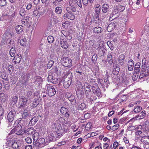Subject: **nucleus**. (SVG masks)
Segmentation results:
<instances>
[{"instance_id":"obj_1","label":"nucleus","mask_w":149,"mask_h":149,"mask_svg":"<svg viewBox=\"0 0 149 149\" xmlns=\"http://www.w3.org/2000/svg\"><path fill=\"white\" fill-rule=\"evenodd\" d=\"M23 123H24L23 120H16L14 124V126H15V127L11 131V134L15 133L19 135H22L24 133V131L21 124Z\"/></svg>"},{"instance_id":"obj_2","label":"nucleus","mask_w":149,"mask_h":149,"mask_svg":"<svg viewBox=\"0 0 149 149\" xmlns=\"http://www.w3.org/2000/svg\"><path fill=\"white\" fill-rule=\"evenodd\" d=\"M61 63L64 66L70 68L72 66V60L68 57H63L61 59Z\"/></svg>"},{"instance_id":"obj_3","label":"nucleus","mask_w":149,"mask_h":149,"mask_svg":"<svg viewBox=\"0 0 149 149\" xmlns=\"http://www.w3.org/2000/svg\"><path fill=\"white\" fill-rule=\"evenodd\" d=\"M46 87L47 88V94L49 96H54L56 93V91L53 86L50 84H47Z\"/></svg>"},{"instance_id":"obj_4","label":"nucleus","mask_w":149,"mask_h":149,"mask_svg":"<svg viewBox=\"0 0 149 149\" xmlns=\"http://www.w3.org/2000/svg\"><path fill=\"white\" fill-rule=\"evenodd\" d=\"M28 100L26 98L22 95L19 96L18 106L19 108L23 107L27 103Z\"/></svg>"},{"instance_id":"obj_5","label":"nucleus","mask_w":149,"mask_h":149,"mask_svg":"<svg viewBox=\"0 0 149 149\" xmlns=\"http://www.w3.org/2000/svg\"><path fill=\"white\" fill-rule=\"evenodd\" d=\"M64 19L66 20L70 19L73 20L74 19L75 16L72 12H67L65 13L63 15Z\"/></svg>"},{"instance_id":"obj_6","label":"nucleus","mask_w":149,"mask_h":149,"mask_svg":"<svg viewBox=\"0 0 149 149\" xmlns=\"http://www.w3.org/2000/svg\"><path fill=\"white\" fill-rule=\"evenodd\" d=\"M93 92L97 96H100L101 92L100 89L99 88L98 84H96L95 86L92 87Z\"/></svg>"},{"instance_id":"obj_7","label":"nucleus","mask_w":149,"mask_h":149,"mask_svg":"<svg viewBox=\"0 0 149 149\" xmlns=\"http://www.w3.org/2000/svg\"><path fill=\"white\" fill-rule=\"evenodd\" d=\"M60 112L63 115H64L66 118H69L70 116V111L68 110L65 107H61L60 109Z\"/></svg>"},{"instance_id":"obj_8","label":"nucleus","mask_w":149,"mask_h":149,"mask_svg":"<svg viewBox=\"0 0 149 149\" xmlns=\"http://www.w3.org/2000/svg\"><path fill=\"white\" fill-rule=\"evenodd\" d=\"M15 114L16 112L14 111H11L8 113L7 118L9 122H11L13 120Z\"/></svg>"},{"instance_id":"obj_9","label":"nucleus","mask_w":149,"mask_h":149,"mask_svg":"<svg viewBox=\"0 0 149 149\" xmlns=\"http://www.w3.org/2000/svg\"><path fill=\"white\" fill-rule=\"evenodd\" d=\"M119 15L118 11L117 8L113 10L111 14L110 20H112L115 18L117 17Z\"/></svg>"},{"instance_id":"obj_10","label":"nucleus","mask_w":149,"mask_h":149,"mask_svg":"<svg viewBox=\"0 0 149 149\" xmlns=\"http://www.w3.org/2000/svg\"><path fill=\"white\" fill-rule=\"evenodd\" d=\"M60 43L61 47L63 49H66L68 47V44L65 40L63 39H60Z\"/></svg>"},{"instance_id":"obj_11","label":"nucleus","mask_w":149,"mask_h":149,"mask_svg":"<svg viewBox=\"0 0 149 149\" xmlns=\"http://www.w3.org/2000/svg\"><path fill=\"white\" fill-rule=\"evenodd\" d=\"M113 70L112 71V73L115 75L117 74L118 73L120 69V66L118 64H113Z\"/></svg>"},{"instance_id":"obj_12","label":"nucleus","mask_w":149,"mask_h":149,"mask_svg":"<svg viewBox=\"0 0 149 149\" xmlns=\"http://www.w3.org/2000/svg\"><path fill=\"white\" fill-rule=\"evenodd\" d=\"M35 132V130L33 127H30L25 130L24 133L28 135H33Z\"/></svg>"},{"instance_id":"obj_13","label":"nucleus","mask_w":149,"mask_h":149,"mask_svg":"<svg viewBox=\"0 0 149 149\" xmlns=\"http://www.w3.org/2000/svg\"><path fill=\"white\" fill-rule=\"evenodd\" d=\"M118 64L121 66L123 65L124 63V60L125 59V56L123 54L120 55L118 57Z\"/></svg>"},{"instance_id":"obj_14","label":"nucleus","mask_w":149,"mask_h":149,"mask_svg":"<svg viewBox=\"0 0 149 149\" xmlns=\"http://www.w3.org/2000/svg\"><path fill=\"white\" fill-rule=\"evenodd\" d=\"M22 57L21 55L20 54H17L14 57L13 59V62L15 64L19 63L21 60Z\"/></svg>"},{"instance_id":"obj_15","label":"nucleus","mask_w":149,"mask_h":149,"mask_svg":"<svg viewBox=\"0 0 149 149\" xmlns=\"http://www.w3.org/2000/svg\"><path fill=\"white\" fill-rule=\"evenodd\" d=\"M113 54V52H109L107 56V61L110 65H111L113 63L112 55Z\"/></svg>"},{"instance_id":"obj_16","label":"nucleus","mask_w":149,"mask_h":149,"mask_svg":"<svg viewBox=\"0 0 149 149\" xmlns=\"http://www.w3.org/2000/svg\"><path fill=\"white\" fill-rule=\"evenodd\" d=\"M10 144L11 145L12 147L13 148H17L19 146V143H17V142H15V140L13 139L10 141Z\"/></svg>"},{"instance_id":"obj_17","label":"nucleus","mask_w":149,"mask_h":149,"mask_svg":"<svg viewBox=\"0 0 149 149\" xmlns=\"http://www.w3.org/2000/svg\"><path fill=\"white\" fill-rule=\"evenodd\" d=\"M134 65V62L132 59L130 60L128 63V68L130 71L133 70Z\"/></svg>"},{"instance_id":"obj_18","label":"nucleus","mask_w":149,"mask_h":149,"mask_svg":"<svg viewBox=\"0 0 149 149\" xmlns=\"http://www.w3.org/2000/svg\"><path fill=\"white\" fill-rule=\"evenodd\" d=\"M15 42L13 40L8 39L7 40V45L10 48L11 47H15Z\"/></svg>"},{"instance_id":"obj_19","label":"nucleus","mask_w":149,"mask_h":149,"mask_svg":"<svg viewBox=\"0 0 149 149\" xmlns=\"http://www.w3.org/2000/svg\"><path fill=\"white\" fill-rule=\"evenodd\" d=\"M129 79V78L127 77L126 76H123L122 77V84H123V86H124L123 84H124V86L125 85H127Z\"/></svg>"},{"instance_id":"obj_20","label":"nucleus","mask_w":149,"mask_h":149,"mask_svg":"<svg viewBox=\"0 0 149 149\" xmlns=\"http://www.w3.org/2000/svg\"><path fill=\"white\" fill-rule=\"evenodd\" d=\"M38 120L37 117L35 116L32 118L29 122V124L31 126L33 125Z\"/></svg>"},{"instance_id":"obj_21","label":"nucleus","mask_w":149,"mask_h":149,"mask_svg":"<svg viewBox=\"0 0 149 149\" xmlns=\"http://www.w3.org/2000/svg\"><path fill=\"white\" fill-rule=\"evenodd\" d=\"M146 113L145 111H143L139 114L136 117V118L138 119H141L143 118L146 116Z\"/></svg>"},{"instance_id":"obj_22","label":"nucleus","mask_w":149,"mask_h":149,"mask_svg":"<svg viewBox=\"0 0 149 149\" xmlns=\"http://www.w3.org/2000/svg\"><path fill=\"white\" fill-rule=\"evenodd\" d=\"M109 6L107 4H104L102 8V10L103 13H105L109 10Z\"/></svg>"},{"instance_id":"obj_23","label":"nucleus","mask_w":149,"mask_h":149,"mask_svg":"<svg viewBox=\"0 0 149 149\" xmlns=\"http://www.w3.org/2000/svg\"><path fill=\"white\" fill-rule=\"evenodd\" d=\"M15 29L17 33H20L22 31L23 27L22 25H19L16 26Z\"/></svg>"},{"instance_id":"obj_24","label":"nucleus","mask_w":149,"mask_h":149,"mask_svg":"<svg viewBox=\"0 0 149 149\" xmlns=\"http://www.w3.org/2000/svg\"><path fill=\"white\" fill-rule=\"evenodd\" d=\"M140 63L139 62L137 63L135 65L134 69L136 73L138 74L140 70Z\"/></svg>"},{"instance_id":"obj_25","label":"nucleus","mask_w":149,"mask_h":149,"mask_svg":"<svg viewBox=\"0 0 149 149\" xmlns=\"http://www.w3.org/2000/svg\"><path fill=\"white\" fill-rule=\"evenodd\" d=\"M103 48L101 47H98L97 49H98V54L100 56H101L103 55L104 52L103 50Z\"/></svg>"},{"instance_id":"obj_26","label":"nucleus","mask_w":149,"mask_h":149,"mask_svg":"<svg viewBox=\"0 0 149 149\" xmlns=\"http://www.w3.org/2000/svg\"><path fill=\"white\" fill-rule=\"evenodd\" d=\"M33 140L34 141H36L38 140L39 138V133L35 131L34 133L33 134Z\"/></svg>"},{"instance_id":"obj_27","label":"nucleus","mask_w":149,"mask_h":149,"mask_svg":"<svg viewBox=\"0 0 149 149\" xmlns=\"http://www.w3.org/2000/svg\"><path fill=\"white\" fill-rule=\"evenodd\" d=\"M75 7H72L70 6L67 7L66 8L67 12H72L71 11L73 12H75L76 11V9Z\"/></svg>"},{"instance_id":"obj_28","label":"nucleus","mask_w":149,"mask_h":149,"mask_svg":"<svg viewBox=\"0 0 149 149\" xmlns=\"http://www.w3.org/2000/svg\"><path fill=\"white\" fill-rule=\"evenodd\" d=\"M30 115L29 113L26 110H24L22 113V118L24 119L26 118Z\"/></svg>"},{"instance_id":"obj_29","label":"nucleus","mask_w":149,"mask_h":149,"mask_svg":"<svg viewBox=\"0 0 149 149\" xmlns=\"http://www.w3.org/2000/svg\"><path fill=\"white\" fill-rule=\"evenodd\" d=\"M93 31L95 33H98L101 32L102 29L100 27H96L94 28Z\"/></svg>"},{"instance_id":"obj_30","label":"nucleus","mask_w":149,"mask_h":149,"mask_svg":"<svg viewBox=\"0 0 149 149\" xmlns=\"http://www.w3.org/2000/svg\"><path fill=\"white\" fill-rule=\"evenodd\" d=\"M142 110V108L140 106H137L134 107V113H138Z\"/></svg>"},{"instance_id":"obj_31","label":"nucleus","mask_w":149,"mask_h":149,"mask_svg":"<svg viewBox=\"0 0 149 149\" xmlns=\"http://www.w3.org/2000/svg\"><path fill=\"white\" fill-rule=\"evenodd\" d=\"M16 53V50L15 49V47H12L10 51V54L11 57H13L15 56Z\"/></svg>"},{"instance_id":"obj_32","label":"nucleus","mask_w":149,"mask_h":149,"mask_svg":"<svg viewBox=\"0 0 149 149\" xmlns=\"http://www.w3.org/2000/svg\"><path fill=\"white\" fill-rule=\"evenodd\" d=\"M55 10L56 13L58 14H61L62 11L61 8L59 7H56L55 9Z\"/></svg>"},{"instance_id":"obj_33","label":"nucleus","mask_w":149,"mask_h":149,"mask_svg":"<svg viewBox=\"0 0 149 149\" xmlns=\"http://www.w3.org/2000/svg\"><path fill=\"white\" fill-rule=\"evenodd\" d=\"M71 82L70 81H63V86L65 88H68Z\"/></svg>"},{"instance_id":"obj_34","label":"nucleus","mask_w":149,"mask_h":149,"mask_svg":"<svg viewBox=\"0 0 149 149\" xmlns=\"http://www.w3.org/2000/svg\"><path fill=\"white\" fill-rule=\"evenodd\" d=\"M146 58H144L143 59L142 61V70H143L144 68H145L146 66Z\"/></svg>"},{"instance_id":"obj_35","label":"nucleus","mask_w":149,"mask_h":149,"mask_svg":"<svg viewBox=\"0 0 149 149\" xmlns=\"http://www.w3.org/2000/svg\"><path fill=\"white\" fill-rule=\"evenodd\" d=\"M26 11L24 8H21L19 11V14L22 16H24L26 14Z\"/></svg>"},{"instance_id":"obj_36","label":"nucleus","mask_w":149,"mask_h":149,"mask_svg":"<svg viewBox=\"0 0 149 149\" xmlns=\"http://www.w3.org/2000/svg\"><path fill=\"white\" fill-rule=\"evenodd\" d=\"M54 63V61L52 60H50L49 61L47 65V68L48 69H49L53 65Z\"/></svg>"},{"instance_id":"obj_37","label":"nucleus","mask_w":149,"mask_h":149,"mask_svg":"<svg viewBox=\"0 0 149 149\" xmlns=\"http://www.w3.org/2000/svg\"><path fill=\"white\" fill-rule=\"evenodd\" d=\"M90 84L92 86V87L93 86H95L96 84H97L96 83L95 79H91Z\"/></svg>"},{"instance_id":"obj_38","label":"nucleus","mask_w":149,"mask_h":149,"mask_svg":"<svg viewBox=\"0 0 149 149\" xmlns=\"http://www.w3.org/2000/svg\"><path fill=\"white\" fill-rule=\"evenodd\" d=\"M47 40L49 43H52L54 41V38L53 36H50L47 37Z\"/></svg>"},{"instance_id":"obj_39","label":"nucleus","mask_w":149,"mask_h":149,"mask_svg":"<svg viewBox=\"0 0 149 149\" xmlns=\"http://www.w3.org/2000/svg\"><path fill=\"white\" fill-rule=\"evenodd\" d=\"M53 73L51 72L49 73L48 76L47 78V80L50 82H51V81H52V79H53Z\"/></svg>"},{"instance_id":"obj_40","label":"nucleus","mask_w":149,"mask_h":149,"mask_svg":"<svg viewBox=\"0 0 149 149\" xmlns=\"http://www.w3.org/2000/svg\"><path fill=\"white\" fill-rule=\"evenodd\" d=\"M100 8H101L100 6L99 5H98L95 8V12L96 13V14H98L100 13Z\"/></svg>"},{"instance_id":"obj_41","label":"nucleus","mask_w":149,"mask_h":149,"mask_svg":"<svg viewBox=\"0 0 149 149\" xmlns=\"http://www.w3.org/2000/svg\"><path fill=\"white\" fill-rule=\"evenodd\" d=\"M34 146L36 149H39L40 148L43 147V145L39 144L37 142L35 144Z\"/></svg>"},{"instance_id":"obj_42","label":"nucleus","mask_w":149,"mask_h":149,"mask_svg":"<svg viewBox=\"0 0 149 149\" xmlns=\"http://www.w3.org/2000/svg\"><path fill=\"white\" fill-rule=\"evenodd\" d=\"M77 6L82 8L81 3V0H74Z\"/></svg>"},{"instance_id":"obj_43","label":"nucleus","mask_w":149,"mask_h":149,"mask_svg":"<svg viewBox=\"0 0 149 149\" xmlns=\"http://www.w3.org/2000/svg\"><path fill=\"white\" fill-rule=\"evenodd\" d=\"M86 104L84 103H81L79 105V108L80 109L82 110L86 107Z\"/></svg>"},{"instance_id":"obj_44","label":"nucleus","mask_w":149,"mask_h":149,"mask_svg":"<svg viewBox=\"0 0 149 149\" xmlns=\"http://www.w3.org/2000/svg\"><path fill=\"white\" fill-rule=\"evenodd\" d=\"M125 8L124 6L120 5L118 6L117 8L118 11L122 12L124 10Z\"/></svg>"},{"instance_id":"obj_45","label":"nucleus","mask_w":149,"mask_h":149,"mask_svg":"<svg viewBox=\"0 0 149 149\" xmlns=\"http://www.w3.org/2000/svg\"><path fill=\"white\" fill-rule=\"evenodd\" d=\"M18 99V97L17 95H15L13 97L12 100L13 104H15L17 102Z\"/></svg>"},{"instance_id":"obj_46","label":"nucleus","mask_w":149,"mask_h":149,"mask_svg":"<svg viewBox=\"0 0 149 149\" xmlns=\"http://www.w3.org/2000/svg\"><path fill=\"white\" fill-rule=\"evenodd\" d=\"M69 3L71 7H77L74 0L70 1Z\"/></svg>"},{"instance_id":"obj_47","label":"nucleus","mask_w":149,"mask_h":149,"mask_svg":"<svg viewBox=\"0 0 149 149\" xmlns=\"http://www.w3.org/2000/svg\"><path fill=\"white\" fill-rule=\"evenodd\" d=\"M6 5V0H0V6H4Z\"/></svg>"},{"instance_id":"obj_48","label":"nucleus","mask_w":149,"mask_h":149,"mask_svg":"<svg viewBox=\"0 0 149 149\" xmlns=\"http://www.w3.org/2000/svg\"><path fill=\"white\" fill-rule=\"evenodd\" d=\"M26 38H24L22 40H21L20 43L21 45L25 46L26 45Z\"/></svg>"},{"instance_id":"obj_49","label":"nucleus","mask_w":149,"mask_h":149,"mask_svg":"<svg viewBox=\"0 0 149 149\" xmlns=\"http://www.w3.org/2000/svg\"><path fill=\"white\" fill-rule=\"evenodd\" d=\"M39 103L38 101L35 100L33 102L32 104H31V105L33 107H35L38 105Z\"/></svg>"},{"instance_id":"obj_50","label":"nucleus","mask_w":149,"mask_h":149,"mask_svg":"<svg viewBox=\"0 0 149 149\" xmlns=\"http://www.w3.org/2000/svg\"><path fill=\"white\" fill-rule=\"evenodd\" d=\"M142 72L141 74H140V75L139 76V78L141 79L144 77H147V75L145 74V71H144V70H142Z\"/></svg>"},{"instance_id":"obj_51","label":"nucleus","mask_w":149,"mask_h":149,"mask_svg":"<svg viewBox=\"0 0 149 149\" xmlns=\"http://www.w3.org/2000/svg\"><path fill=\"white\" fill-rule=\"evenodd\" d=\"M54 74H53L52 75V77H53V79H52V81H51V82H52L53 83L56 84L57 82H58V79L56 78L54 76Z\"/></svg>"},{"instance_id":"obj_52","label":"nucleus","mask_w":149,"mask_h":149,"mask_svg":"<svg viewBox=\"0 0 149 149\" xmlns=\"http://www.w3.org/2000/svg\"><path fill=\"white\" fill-rule=\"evenodd\" d=\"M45 139L44 138H42L38 140V142L39 144L42 145V144L45 142Z\"/></svg>"},{"instance_id":"obj_53","label":"nucleus","mask_w":149,"mask_h":149,"mask_svg":"<svg viewBox=\"0 0 149 149\" xmlns=\"http://www.w3.org/2000/svg\"><path fill=\"white\" fill-rule=\"evenodd\" d=\"M119 127V124H116L113 125L111 128V130L113 131H114L118 129Z\"/></svg>"},{"instance_id":"obj_54","label":"nucleus","mask_w":149,"mask_h":149,"mask_svg":"<svg viewBox=\"0 0 149 149\" xmlns=\"http://www.w3.org/2000/svg\"><path fill=\"white\" fill-rule=\"evenodd\" d=\"M146 139L145 136H142L141 137V139H140V141L142 143H146L147 142L145 140Z\"/></svg>"},{"instance_id":"obj_55","label":"nucleus","mask_w":149,"mask_h":149,"mask_svg":"<svg viewBox=\"0 0 149 149\" xmlns=\"http://www.w3.org/2000/svg\"><path fill=\"white\" fill-rule=\"evenodd\" d=\"M13 66L12 65H9L8 67V69L10 74H12L13 72Z\"/></svg>"},{"instance_id":"obj_56","label":"nucleus","mask_w":149,"mask_h":149,"mask_svg":"<svg viewBox=\"0 0 149 149\" xmlns=\"http://www.w3.org/2000/svg\"><path fill=\"white\" fill-rule=\"evenodd\" d=\"M26 141L28 143H31L32 141V139L30 137H27L25 139Z\"/></svg>"},{"instance_id":"obj_57","label":"nucleus","mask_w":149,"mask_h":149,"mask_svg":"<svg viewBox=\"0 0 149 149\" xmlns=\"http://www.w3.org/2000/svg\"><path fill=\"white\" fill-rule=\"evenodd\" d=\"M144 71H145V74H146L147 76L149 75V67H147L146 69L144 68Z\"/></svg>"},{"instance_id":"obj_58","label":"nucleus","mask_w":149,"mask_h":149,"mask_svg":"<svg viewBox=\"0 0 149 149\" xmlns=\"http://www.w3.org/2000/svg\"><path fill=\"white\" fill-rule=\"evenodd\" d=\"M85 90L86 94L89 93L91 91V89L88 86H86L85 88Z\"/></svg>"},{"instance_id":"obj_59","label":"nucleus","mask_w":149,"mask_h":149,"mask_svg":"<svg viewBox=\"0 0 149 149\" xmlns=\"http://www.w3.org/2000/svg\"><path fill=\"white\" fill-rule=\"evenodd\" d=\"M47 139L49 140V142L53 141L54 140L55 137L52 136H50L47 137Z\"/></svg>"},{"instance_id":"obj_60","label":"nucleus","mask_w":149,"mask_h":149,"mask_svg":"<svg viewBox=\"0 0 149 149\" xmlns=\"http://www.w3.org/2000/svg\"><path fill=\"white\" fill-rule=\"evenodd\" d=\"M106 77L104 78V82L105 83H108V78L109 77L108 74L107 72V74H106Z\"/></svg>"},{"instance_id":"obj_61","label":"nucleus","mask_w":149,"mask_h":149,"mask_svg":"<svg viewBox=\"0 0 149 149\" xmlns=\"http://www.w3.org/2000/svg\"><path fill=\"white\" fill-rule=\"evenodd\" d=\"M137 73H134L133 74L132 76V79L133 80L135 81L137 79L138 77V76L137 74Z\"/></svg>"},{"instance_id":"obj_62","label":"nucleus","mask_w":149,"mask_h":149,"mask_svg":"<svg viewBox=\"0 0 149 149\" xmlns=\"http://www.w3.org/2000/svg\"><path fill=\"white\" fill-rule=\"evenodd\" d=\"M136 128V126H130L128 127V130L130 131H132L134 130Z\"/></svg>"},{"instance_id":"obj_63","label":"nucleus","mask_w":149,"mask_h":149,"mask_svg":"<svg viewBox=\"0 0 149 149\" xmlns=\"http://www.w3.org/2000/svg\"><path fill=\"white\" fill-rule=\"evenodd\" d=\"M143 147L144 149H149V143L146 142V143L144 145Z\"/></svg>"},{"instance_id":"obj_64","label":"nucleus","mask_w":149,"mask_h":149,"mask_svg":"<svg viewBox=\"0 0 149 149\" xmlns=\"http://www.w3.org/2000/svg\"><path fill=\"white\" fill-rule=\"evenodd\" d=\"M118 145V142L115 141L114 142L113 145V148L116 149Z\"/></svg>"}]
</instances>
